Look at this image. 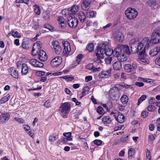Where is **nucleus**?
Returning a JSON list of instances; mask_svg holds the SVG:
<instances>
[{"label":"nucleus","instance_id":"nucleus-1","mask_svg":"<svg viewBox=\"0 0 160 160\" xmlns=\"http://www.w3.org/2000/svg\"><path fill=\"white\" fill-rule=\"evenodd\" d=\"M126 17L130 20L133 19L137 16L138 13L135 8H128L125 11Z\"/></svg>","mask_w":160,"mask_h":160},{"label":"nucleus","instance_id":"nucleus-2","mask_svg":"<svg viewBox=\"0 0 160 160\" xmlns=\"http://www.w3.org/2000/svg\"><path fill=\"white\" fill-rule=\"evenodd\" d=\"M152 38L150 41L151 43L156 44L160 42V30L158 29L154 30L152 34Z\"/></svg>","mask_w":160,"mask_h":160},{"label":"nucleus","instance_id":"nucleus-3","mask_svg":"<svg viewBox=\"0 0 160 160\" xmlns=\"http://www.w3.org/2000/svg\"><path fill=\"white\" fill-rule=\"evenodd\" d=\"M123 52L126 53L127 54L130 55L131 52L129 46L127 45L121 44L114 49V52L116 53H119Z\"/></svg>","mask_w":160,"mask_h":160},{"label":"nucleus","instance_id":"nucleus-4","mask_svg":"<svg viewBox=\"0 0 160 160\" xmlns=\"http://www.w3.org/2000/svg\"><path fill=\"white\" fill-rule=\"evenodd\" d=\"M68 23L70 27L75 28L77 26L78 20L74 15H70L68 17Z\"/></svg>","mask_w":160,"mask_h":160},{"label":"nucleus","instance_id":"nucleus-5","mask_svg":"<svg viewBox=\"0 0 160 160\" xmlns=\"http://www.w3.org/2000/svg\"><path fill=\"white\" fill-rule=\"evenodd\" d=\"M42 47V43L40 41H38L35 43L33 46L32 54L33 56L36 55V53L40 51V49Z\"/></svg>","mask_w":160,"mask_h":160},{"label":"nucleus","instance_id":"nucleus-6","mask_svg":"<svg viewBox=\"0 0 160 160\" xmlns=\"http://www.w3.org/2000/svg\"><path fill=\"white\" fill-rule=\"evenodd\" d=\"M60 108H62L61 112L66 114L70 111L71 105L69 102L62 103Z\"/></svg>","mask_w":160,"mask_h":160},{"label":"nucleus","instance_id":"nucleus-7","mask_svg":"<svg viewBox=\"0 0 160 160\" xmlns=\"http://www.w3.org/2000/svg\"><path fill=\"white\" fill-rule=\"evenodd\" d=\"M62 43L64 47L63 52V55L65 56H67L69 54V52L71 50L70 44L68 42L65 41H63Z\"/></svg>","mask_w":160,"mask_h":160},{"label":"nucleus","instance_id":"nucleus-8","mask_svg":"<svg viewBox=\"0 0 160 160\" xmlns=\"http://www.w3.org/2000/svg\"><path fill=\"white\" fill-rule=\"evenodd\" d=\"M145 51L144 49H143L140 53V56L139 58L137 59V61L140 63L143 64H148V59L142 57V55L144 54Z\"/></svg>","mask_w":160,"mask_h":160},{"label":"nucleus","instance_id":"nucleus-9","mask_svg":"<svg viewBox=\"0 0 160 160\" xmlns=\"http://www.w3.org/2000/svg\"><path fill=\"white\" fill-rule=\"evenodd\" d=\"M114 53L116 54L115 56L117 57V59L120 62H123L127 60V57L122 52H120L118 53V52L116 53L114 51Z\"/></svg>","mask_w":160,"mask_h":160},{"label":"nucleus","instance_id":"nucleus-10","mask_svg":"<svg viewBox=\"0 0 160 160\" xmlns=\"http://www.w3.org/2000/svg\"><path fill=\"white\" fill-rule=\"evenodd\" d=\"M10 117V115L8 112L2 113L0 115V123H5L8 121Z\"/></svg>","mask_w":160,"mask_h":160},{"label":"nucleus","instance_id":"nucleus-11","mask_svg":"<svg viewBox=\"0 0 160 160\" xmlns=\"http://www.w3.org/2000/svg\"><path fill=\"white\" fill-rule=\"evenodd\" d=\"M62 58L60 57H57L52 59L51 62V65L53 68H55L59 65L62 62Z\"/></svg>","mask_w":160,"mask_h":160},{"label":"nucleus","instance_id":"nucleus-12","mask_svg":"<svg viewBox=\"0 0 160 160\" xmlns=\"http://www.w3.org/2000/svg\"><path fill=\"white\" fill-rule=\"evenodd\" d=\"M29 63L32 65L38 68H42L44 66V64L39 62L35 59H32L29 61Z\"/></svg>","mask_w":160,"mask_h":160},{"label":"nucleus","instance_id":"nucleus-13","mask_svg":"<svg viewBox=\"0 0 160 160\" xmlns=\"http://www.w3.org/2000/svg\"><path fill=\"white\" fill-rule=\"evenodd\" d=\"M114 112L112 113V115L113 114V117L118 122L122 123L124 122L125 120V117L123 114L119 112L118 113V115H114Z\"/></svg>","mask_w":160,"mask_h":160},{"label":"nucleus","instance_id":"nucleus-14","mask_svg":"<svg viewBox=\"0 0 160 160\" xmlns=\"http://www.w3.org/2000/svg\"><path fill=\"white\" fill-rule=\"evenodd\" d=\"M111 69L109 68L106 71H102L99 73L98 76L100 78L108 77L110 76V74L111 73Z\"/></svg>","mask_w":160,"mask_h":160},{"label":"nucleus","instance_id":"nucleus-15","mask_svg":"<svg viewBox=\"0 0 160 160\" xmlns=\"http://www.w3.org/2000/svg\"><path fill=\"white\" fill-rule=\"evenodd\" d=\"M38 57L39 60L41 61H45L47 58L48 56L46 53L43 50H40L38 53Z\"/></svg>","mask_w":160,"mask_h":160},{"label":"nucleus","instance_id":"nucleus-16","mask_svg":"<svg viewBox=\"0 0 160 160\" xmlns=\"http://www.w3.org/2000/svg\"><path fill=\"white\" fill-rule=\"evenodd\" d=\"M52 44L53 48L54 49L55 53H59L61 52L62 49L58 42L57 41L53 42Z\"/></svg>","mask_w":160,"mask_h":160},{"label":"nucleus","instance_id":"nucleus-17","mask_svg":"<svg viewBox=\"0 0 160 160\" xmlns=\"http://www.w3.org/2000/svg\"><path fill=\"white\" fill-rule=\"evenodd\" d=\"M106 48L105 45L103 43H102L98 47L96 52L97 53L98 55L101 53V54H102L104 55V52Z\"/></svg>","mask_w":160,"mask_h":160},{"label":"nucleus","instance_id":"nucleus-18","mask_svg":"<svg viewBox=\"0 0 160 160\" xmlns=\"http://www.w3.org/2000/svg\"><path fill=\"white\" fill-rule=\"evenodd\" d=\"M114 39L117 42H122L124 40V36L121 32H118L114 34Z\"/></svg>","mask_w":160,"mask_h":160},{"label":"nucleus","instance_id":"nucleus-19","mask_svg":"<svg viewBox=\"0 0 160 160\" xmlns=\"http://www.w3.org/2000/svg\"><path fill=\"white\" fill-rule=\"evenodd\" d=\"M9 73L13 78H18V71L14 67L11 68L8 70Z\"/></svg>","mask_w":160,"mask_h":160},{"label":"nucleus","instance_id":"nucleus-20","mask_svg":"<svg viewBox=\"0 0 160 160\" xmlns=\"http://www.w3.org/2000/svg\"><path fill=\"white\" fill-rule=\"evenodd\" d=\"M20 66H21L22 69L21 73L23 75H26L28 73V67L27 64L25 63H23L22 65H20ZM18 68H19V65L18 64L17 65Z\"/></svg>","mask_w":160,"mask_h":160},{"label":"nucleus","instance_id":"nucleus-21","mask_svg":"<svg viewBox=\"0 0 160 160\" xmlns=\"http://www.w3.org/2000/svg\"><path fill=\"white\" fill-rule=\"evenodd\" d=\"M92 0H83L81 4V8L83 10H86L88 8L91 4Z\"/></svg>","mask_w":160,"mask_h":160},{"label":"nucleus","instance_id":"nucleus-22","mask_svg":"<svg viewBox=\"0 0 160 160\" xmlns=\"http://www.w3.org/2000/svg\"><path fill=\"white\" fill-rule=\"evenodd\" d=\"M159 52H160V47L157 46L151 50L149 53L151 56L153 57L157 55Z\"/></svg>","mask_w":160,"mask_h":160},{"label":"nucleus","instance_id":"nucleus-23","mask_svg":"<svg viewBox=\"0 0 160 160\" xmlns=\"http://www.w3.org/2000/svg\"><path fill=\"white\" fill-rule=\"evenodd\" d=\"M96 56L97 58L93 59V62L94 63H102V59L104 58V55L102 54H99L98 55L97 53H96Z\"/></svg>","mask_w":160,"mask_h":160},{"label":"nucleus","instance_id":"nucleus-24","mask_svg":"<svg viewBox=\"0 0 160 160\" xmlns=\"http://www.w3.org/2000/svg\"><path fill=\"white\" fill-rule=\"evenodd\" d=\"M110 92L112 93V95L115 97L119 96V91L117 87H114L111 89L110 90Z\"/></svg>","mask_w":160,"mask_h":160},{"label":"nucleus","instance_id":"nucleus-25","mask_svg":"<svg viewBox=\"0 0 160 160\" xmlns=\"http://www.w3.org/2000/svg\"><path fill=\"white\" fill-rule=\"evenodd\" d=\"M114 50H113L112 49L110 48H107L104 52V54H105L107 56H110L113 54V55L115 56L116 54L114 53Z\"/></svg>","mask_w":160,"mask_h":160},{"label":"nucleus","instance_id":"nucleus-26","mask_svg":"<svg viewBox=\"0 0 160 160\" xmlns=\"http://www.w3.org/2000/svg\"><path fill=\"white\" fill-rule=\"evenodd\" d=\"M78 17L80 21L83 22L86 19L85 14L82 11H80L78 14Z\"/></svg>","mask_w":160,"mask_h":160},{"label":"nucleus","instance_id":"nucleus-27","mask_svg":"<svg viewBox=\"0 0 160 160\" xmlns=\"http://www.w3.org/2000/svg\"><path fill=\"white\" fill-rule=\"evenodd\" d=\"M113 68L114 70H118L122 68L121 62L120 61H117L114 63L113 65Z\"/></svg>","mask_w":160,"mask_h":160},{"label":"nucleus","instance_id":"nucleus-28","mask_svg":"<svg viewBox=\"0 0 160 160\" xmlns=\"http://www.w3.org/2000/svg\"><path fill=\"white\" fill-rule=\"evenodd\" d=\"M137 42L135 41L133 43H131V50L133 53H137Z\"/></svg>","mask_w":160,"mask_h":160},{"label":"nucleus","instance_id":"nucleus-29","mask_svg":"<svg viewBox=\"0 0 160 160\" xmlns=\"http://www.w3.org/2000/svg\"><path fill=\"white\" fill-rule=\"evenodd\" d=\"M150 43H151L150 41H149L148 38H146L143 39L142 42L141 43L143 44V46H145L144 48H148L149 47Z\"/></svg>","mask_w":160,"mask_h":160},{"label":"nucleus","instance_id":"nucleus-30","mask_svg":"<svg viewBox=\"0 0 160 160\" xmlns=\"http://www.w3.org/2000/svg\"><path fill=\"white\" fill-rule=\"evenodd\" d=\"M136 151L133 148H129L128 151V155L129 157H133L135 154Z\"/></svg>","mask_w":160,"mask_h":160},{"label":"nucleus","instance_id":"nucleus-31","mask_svg":"<svg viewBox=\"0 0 160 160\" xmlns=\"http://www.w3.org/2000/svg\"><path fill=\"white\" fill-rule=\"evenodd\" d=\"M121 101L123 104H126L128 102V97L126 95H124L121 97Z\"/></svg>","mask_w":160,"mask_h":160},{"label":"nucleus","instance_id":"nucleus-32","mask_svg":"<svg viewBox=\"0 0 160 160\" xmlns=\"http://www.w3.org/2000/svg\"><path fill=\"white\" fill-rule=\"evenodd\" d=\"M124 69L126 72H129L132 70V65L129 64H126L124 66Z\"/></svg>","mask_w":160,"mask_h":160},{"label":"nucleus","instance_id":"nucleus-33","mask_svg":"<svg viewBox=\"0 0 160 160\" xmlns=\"http://www.w3.org/2000/svg\"><path fill=\"white\" fill-rule=\"evenodd\" d=\"M10 98V95L9 94H7L6 96L3 98H2L0 101L1 103H4L7 102Z\"/></svg>","mask_w":160,"mask_h":160},{"label":"nucleus","instance_id":"nucleus-34","mask_svg":"<svg viewBox=\"0 0 160 160\" xmlns=\"http://www.w3.org/2000/svg\"><path fill=\"white\" fill-rule=\"evenodd\" d=\"M102 122L104 124H109L111 122L110 118L108 116L104 117L102 118Z\"/></svg>","mask_w":160,"mask_h":160},{"label":"nucleus","instance_id":"nucleus-35","mask_svg":"<svg viewBox=\"0 0 160 160\" xmlns=\"http://www.w3.org/2000/svg\"><path fill=\"white\" fill-rule=\"evenodd\" d=\"M93 65L92 63H89L86 66V68L87 69H89V70H91L92 69V71L94 72L97 71H98V68H93Z\"/></svg>","mask_w":160,"mask_h":160},{"label":"nucleus","instance_id":"nucleus-36","mask_svg":"<svg viewBox=\"0 0 160 160\" xmlns=\"http://www.w3.org/2000/svg\"><path fill=\"white\" fill-rule=\"evenodd\" d=\"M12 35L15 38H19L20 37V34L17 31H14L13 30L11 31Z\"/></svg>","mask_w":160,"mask_h":160},{"label":"nucleus","instance_id":"nucleus-37","mask_svg":"<svg viewBox=\"0 0 160 160\" xmlns=\"http://www.w3.org/2000/svg\"><path fill=\"white\" fill-rule=\"evenodd\" d=\"M78 10V7L77 5H73L70 11L72 13H75L77 12Z\"/></svg>","mask_w":160,"mask_h":160},{"label":"nucleus","instance_id":"nucleus-38","mask_svg":"<svg viewBox=\"0 0 160 160\" xmlns=\"http://www.w3.org/2000/svg\"><path fill=\"white\" fill-rule=\"evenodd\" d=\"M86 49L89 52L93 51L94 46L93 44L92 43L88 44L86 47Z\"/></svg>","mask_w":160,"mask_h":160},{"label":"nucleus","instance_id":"nucleus-39","mask_svg":"<svg viewBox=\"0 0 160 160\" xmlns=\"http://www.w3.org/2000/svg\"><path fill=\"white\" fill-rule=\"evenodd\" d=\"M146 98V95H142L138 99V102L137 103L138 105H139L143 101L145 100Z\"/></svg>","mask_w":160,"mask_h":160},{"label":"nucleus","instance_id":"nucleus-40","mask_svg":"<svg viewBox=\"0 0 160 160\" xmlns=\"http://www.w3.org/2000/svg\"><path fill=\"white\" fill-rule=\"evenodd\" d=\"M63 135L67 138L68 140L70 141L72 139L71 138V132L64 133H63Z\"/></svg>","mask_w":160,"mask_h":160},{"label":"nucleus","instance_id":"nucleus-41","mask_svg":"<svg viewBox=\"0 0 160 160\" xmlns=\"http://www.w3.org/2000/svg\"><path fill=\"white\" fill-rule=\"evenodd\" d=\"M83 58V55L81 54H78L76 58V62L78 64H79L80 62L81 61L82 58Z\"/></svg>","mask_w":160,"mask_h":160},{"label":"nucleus","instance_id":"nucleus-42","mask_svg":"<svg viewBox=\"0 0 160 160\" xmlns=\"http://www.w3.org/2000/svg\"><path fill=\"white\" fill-rule=\"evenodd\" d=\"M34 11L38 15H39L40 13V11L39 7L37 5H35L34 6Z\"/></svg>","mask_w":160,"mask_h":160},{"label":"nucleus","instance_id":"nucleus-43","mask_svg":"<svg viewBox=\"0 0 160 160\" xmlns=\"http://www.w3.org/2000/svg\"><path fill=\"white\" fill-rule=\"evenodd\" d=\"M146 5L149 7H154L156 5V2L155 1L153 0L147 2Z\"/></svg>","mask_w":160,"mask_h":160},{"label":"nucleus","instance_id":"nucleus-44","mask_svg":"<svg viewBox=\"0 0 160 160\" xmlns=\"http://www.w3.org/2000/svg\"><path fill=\"white\" fill-rule=\"evenodd\" d=\"M97 111L100 114H102L103 113V110L102 108L99 106L98 107Z\"/></svg>","mask_w":160,"mask_h":160},{"label":"nucleus","instance_id":"nucleus-45","mask_svg":"<svg viewBox=\"0 0 160 160\" xmlns=\"http://www.w3.org/2000/svg\"><path fill=\"white\" fill-rule=\"evenodd\" d=\"M87 15L88 17L89 18H92L93 17L94 15V12L93 11H88L87 12Z\"/></svg>","mask_w":160,"mask_h":160},{"label":"nucleus","instance_id":"nucleus-46","mask_svg":"<svg viewBox=\"0 0 160 160\" xmlns=\"http://www.w3.org/2000/svg\"><path fill=\"white\" fill-rule=\"evenodd\" d=\"M57 138L55 136H54L53 135H50L49 137V141L51 142H54L55 140H56Z\"/></svg>","mask_w":160,"mask_h":160},{"label":"nucleus","instance_id":"nucleus-47","mask_svg":"<svg viewBox=\"0 0 160 160\" xmlns=\"http://www.w3.org/2000/svg\"><path fill=\"white\" fill-rule=\"evenodd\" d=\"M143 47V44L142 43H137V53L139 52Z\"/></svg>","mask_w":160,"mask_h":160},{"label":"nucleus","instance_id":"nucleus-48","mask_svg":"<svg viewBox=\"0 0 160 160\" xmlns=\"http://www.w3.org/2000/svg\"><path fill=\"white\" fill-rule=\"evenodd\" d=\"M155 109V107L152 105H149L148 108V110L150 112H153Z\"/></svg>","mask_w":160,"mask_h":160},{"label":"nucleus","instance_id":"nucleus-49","mask_svg":"<svg viewBox=\"0 0 160 160\" xmlns=\"http://www.w3.org/2000/svg\"><path fill=\"white\" fill-rule=\"evenodd\" d=\"M112 58L111 57H108L107 58H106L105 59V61L106 63L107 64H109L111 63V62L112 61Z\"/></svg>","mask_w":160,"mask_h":160},{"label":"nucleus","instance_id":"nucleus-50","mask_svg":"<svg viewBox=\"0 0 160 160\" xmlns=\"http://www.w3.org/2000/svg\"><path fill=\"white\" fill-rule=\"evenodd\" d=\"M94 143L98 146L100 145L102 143L101 140L98 139H96L93 141Z\"/></svg>","mask_w":160,"mask_h":160},{"label":"nucleus","instance_id":"nucleus-51","mask_svg":"<svg viewBox=\"0 0 160 160\" xmlns=\"http://www.w3.org/2000/svg\"><path fill=\"white\" fill-rule=\"evenodd\" d=\"M49 13L48 12L46 11L44 12L43 13V17L44 18L47 19L49 18Z\"/></svg>","mask_w":160,"mask_h":160},{"label":"nucleus","instance_id":"nucleus-52","mask_svg":"<svg viewBox=\"0 0 160 160\" xmlns=\"http://www.w3.org/2000/svg\"><path fill=\"white\" fill-rule=\"evenodd\" d=\"M14 119L17 122H19L21 123H23L24 122V120L23 119H22L21 118H17V117H15L14 118Z\"/></svg>","mask_w":160,"mask_h":160},{"label":"nucleus","instance_id":"nucleus-53","mask_svg":"<svg viewBox=\"0 0 160 160\" xmlns=\"http://www.w3.org/2000/svg\"><path fill=\"white\" fill-rule=\"evenodd\" d=\"M135 85L138 87H142L144 86V84L142 82H135Z\"/></svg>","mask_w":160,"mask_h":160},{"label":"nucleus","instance_id":"nucleus-54","mask_svg":"<svg viewBox=\"0 0 160 160\" xmlns=\"http://www.w3.org/2000/svg\"><path fill=\"white\" fill-rule=\"evenodd\" d=\"M128 140V136L122 137L120 139V141L122 142H125Z\"/></svg>","mask_w":160,"mask_h":160},{"label":"nucleus","instance_id":"nucleus-55","mask_svg":"<svg viewBox=\"0 0 160 160\" xmlns=\"http://www.w3.org/2000/svg\"><path fill=\"white\" fill-rule=\"evenodd\" d=\"M148 115V112L147 111H143L142 112L141 114V117L142 118H144L146 117Z\"/></svg>","mask_w":160,"mask_h":160},{"label":"nucleus","instance_id":"nucleus-56","mask_svg":"<svg viewBox=\"0 0 160 160\" xmlns=\"http://www.w3.org/2000/svg\"><path fill=\"white\" fill-rule=\"evenodd\" d=\"M29 0H16V2L17 3H24L26 4H28Z\"/></svg>","mask_w":160,"mask_h":160},{"label":"nucleus","instance_id":"nucleus-57","mask_svg":"<svg viewBox=\"0 0 160 160\" xmlns=\"http://www.w3.org/2000/svg\"><path fill=\"white\" fill-rule=\"evenodd\" d=\"M37 74L39 77H41L44 75L45 74V72H44L39 71L37 72Z\"/></svg>","mask_w":160,"mask_h":160},{"label":"nucleus","instance_id":"nucleus-58","mask_svg":"<svg viewBox=\"0 0 160 160\" xmlns=\"http://www.w3.org/2000/svg\"><path fill=\"white\" fill-rule=\"evenodd\" d=\"M50 101L49 100H47L44 104L43 105L47 108L50 107Z\"/></svg>","mask_w":160,"mask_h":160},{"label":"nucleus","instance_id":"nucleus-59","mask_svg":"<svg viewBox=\"0 0 160 160\" xmlns=\"http://www.w3.org/2000/svg\"><path fill=\"white\" fill-rule=\"evenodd\" d=\"M156 137V135L155 134H151L149 135V139L151 140H154Z\"/></svg>","mask_w":160,"mask_h":160},{"label":"nucleus","instance_id":"nucleus-60","mask_svg":"<svg viewBox=\"0 0 160 160\" xmlns=\"http://www.w3.org/2000/svg\"><path fill=\"white\" fill-rule=\"evenodd\" d=\"M157 127H158V128H157V129H158V130L159 131H160V118H158L157 120Z\"/></svg>","mask_w":160,"mask_h":160},{"label":"nucleus","instance_id":"nucleus-61","mask_svg":"<svg viewBox=\"0 0 160 160\" xmlns=\"http://www.w3.org/2000/svg\"><path fill=\"white\" fill-rule=\"evenodd\" d=\"M92 79V77L91 76H86L85 78V81L86 82H88L89 81H91Z\"/></svg>","mask_w":160,"mask_h":160},{"label":"nucleus","instance_id":"nucleus-62","mask_svg":"<svg viewBox=\"0 0 160 160\" xmlns=\"http://www.w3.org/2000/svg\"><path fill=\"white\" fill-rule=\"evenodd\" d=\"M146 157L151 158V154L150 151H149L148 149H147L146 150Z\"/></svg>","mask_w":160,"mask_h":160},{"label":"nucleus","instance_id":"nucleus-63","mask_svg":"<svg viewBox=\"0 0 160 160\" xmlns=\"http://www.w3.org/2000/svg\"><path fill=\"white\" fill-rule=\"evenodd\" d=\"M72 101L75 103L76 105H78L80 104V102L78 101L76 98H73L72 99Z\"/></svg>","mask_w":160,"mask_h":160},{"label":"nucleus","instance_id":"nucleus-64","mask_svg":"<svg viewBox=\"0 0 160 160\" xmlns=\"http://www.w3.org/2000/svg\"><path fill=\"white\" fill-rule=\"evenodd\" d=\"M58 21L60 23H63L65 22V20L64 18L62 17H58Z\"/></svg>","mask_w":160,"mask_h":160}]
</instances>
